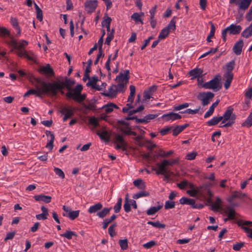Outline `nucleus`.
<instances>
[{
    "mask_svg": "<svg viewBox=\"0 0 252 252\" xmlns=\"http://www.w3.org/2000/svg\"><path fill=\"white\" fill-rule=\"evenodd\" d=\"M75 83V81L66 78L64 82L61 83L56 81L53 83L42 82L41 84L43 87V92L50 93V94L52 96H56L59 90H63L64 88H66L68 92L72 91L71 87Z\"/></svg>",
    "mask_w": 252,
    "mask_h": 252,
    "instance_id": "obj_1",
    "label": "nucleus"
},
{
    "mask_svg": "<svg viewBox=\"0 0 252 252\" xmlns=\"http://www.w3.org/2000/svg\"><path fill=\"white\" fill-rule=\"evenodd\" d=\"M233 110L234 109L231 106L227 107V110L224 112L223 115L220 116V118H222L221 123L224 124L220 126V127H230L235 123L236 116L233 113Z\"/></svg>",
    "mask_w": 252,
    "mask_h": 252,
    "instance_id": "obj_2",
    "label": "nucleus"
},
{
    "mask_svg": "<svg viewBox=\"0 0 252 252\" xmlns=\"http://www.w3.org/2000/svg\"><path fill=\"white\" fill-rule=\"evenodd\" d=\"M83 90V86L80 84H78L72 90V91L68 92L66 94V96L69 98H72L76 101L79 103H82L86 98L85 94H81Z\"/></svg>",
    "mask_w": 252,
    "mask_h": 252,
    "instance_id": "obj_3",
    "label": "nucleus"
},
{
    "mask_svg": "<svg viewBox=\"0 0 252 252\" xmlns=\"http://www.w3.org/2000/svg\"><path fill=\"white\" fill-rule=\"evenodd\" d=\"M220 75H217L210 81L201 85L202 87L206 89H212L215 92L219 91L221 88L220 82Z\"/></svg>",
    "mask_w": 252,
    "mask_h": 252,
    "instance_id": "obj_4",
    "label": "nucleus"
},
{
    "mask_svg": "<svg viewBox=\"0 0 252 252\" xmlns=\"http://www.w3.org/2000/svg\"><path fill=\"white\" fill-rule=\"evenodd\" d=\"M214 95V94L211 92H204L200 93L197 96V98L201 101V104L203 106H206L210 103Z\"/></svg>",
    "mask_w": 252,
    "mask_h": 252,
    "instance_id": "obj_5",
    "label": "nucleus"
},
{
    "mask_svg": "<svg viewBox=\"0 0 252 252\" xmlns=\"http://www.w3.org/2000/svg\"><path fill=\"white\" fill-rule=\"evenodd\" d=\"M167 160L163 159L161 162H157L156 165L157 167L153 166L152 169L155 171L157 175L165 173L166 172L170 171L168 169Z\"/></svg>",
    "mask_w": 252,
    "mask_h": 252,
    "instance_id": "obj_6",
    "label": "nucleus"
},
{
    "mask_svg": "<svg viewBox=\"0 0 252 252\" xmlns=\"http://www.w3.org/2000/svg\"><path fill=\"white\" fill-rule=\"evenodd\" d=\"M5 43L9 46H12L13 48L11 49L10 52H13L14 49H21L26 47L28 44V42L25 40H21L18 43L17 41L12 38L10 41H6Z\"/></svg>",
    "mask_w": 252,
    "mask_h": 252,
    "instance_id": "obj_7",
    "label": "nucleus"
},
{
    "mask_svg": "<svg viewBox=\"0 0 252 252\" xmlns=\"http://www.w3.org/2000/svg\"><path fill=\"white\" fill-rule=\"evenodd\" d=\"M63 209L64 211L63 213V215L64 217L68 218L71 220H75L79 215V210L72 211L68 206L64 205L63 207Z\"/></svg>",
    "mask_w": 252,
    "mask_h": 252,
    "instance_id": "obj_8",
    "label": "nucleus"
},
{
    "mask_svg": "<svg viewBox=\"0 0 252 252\" xmlns=\"http://www.w3.org/2000/svg\"><path fill=\"white\" fill-rule=\"evenodd\" d=\"M60 113L64 115L63 120V122H65L67 119L74 115V108L71 106H64L62 108Z\"/></svg>",
    "mask_w": 252,
    "mask_h": 252,
    "instance_id": "obj_9",
    "label": "nucleus"
},
{
    "mask_svg": "<svg viewBox=\"0 0 252 252\" xmlns=\"http://www.w3.org/2000/svg\"><path fill=\"white\" fill-rule=\"evenodd\" d=\"M252 0H241L237 1V0H229V3H235L238 6V7L241 10H246L250 6Z\"/></svg>",
    "mask_w": 252,
    "mask_h": 252,
    "instance_id": "obj_10",
    "label": "nucleus"
},
{
    "mask_svg": "<svg viewBox=\"0 0 252 252\" xmlns=\"http://www.w3.org/2000/svg\"><path fill=\"white\" fill-rule=\"evenodd\" d=\"M36 90L34 89H30L29 90L23 95L24 97H27L30 95L32 94H35L37 96L39 97H41V95L43 94H49L50 93H45L43 92V87L42 86V89H41L38 86H36Z\"/></svg>",
    "mask_w": 252,
    "mask_h": 252,
    "instance_id": "obj_11",
    "label": "nucleus"
},
{
    "mask_svg": "<svg viewBox=\"0 0 252 252\" xmlns=\"http://www.w3.org/2000/svg\"><path fill=\"white\" fill-rule=\"evenodd\" d=\"M85 6L88 13L91 14L93 12L97 6L96 0H88L85 3Z\"/></svg>",
    "mask_w": 252,
    "mask_h": 252,
    "instance_id": "obj_12",
    "label": "nucleus"
},
{
    "mask_svg": "<svg viewBox=\"0 0 252 252\" xmlns=\"http://www.w3.org/2000/svg\"><path fill=\"white\" fill-rule=\"evenodd\" d=\"M162 118L165 121H175L179 120L182 118V116L178 113L174 112H169L164 114L162 116Z\"/></svg>",
    "mask_w": 252,
    "mask_h": 252,
    "instance_id": "obj_13",
    "label": "nucleus"
},
{
    "mask_svg": "<svg viewBox=\"0 0 252 252\" xmlns=\"http://www.w3.org/2000/svg\"><path fill=\"white\" fill-rule=\"evenodd\" d=\"M129 74V71L128 70H124V73L121 72L120 74L116 77L115 80L118 83H122L124 81L126 83L128 81L129 79V77L128 76Z\"/></svg>",
    "mask_w": 252,
    "mask_h": 252,
    "instance_id": "obj_14",
    "label": "nucleus"
},
{
    "mask_svg": "<svg viewBox=\"0 0 252 252\" xmlns=\"http://www.w3.org/2000/svg\"><path fill=\"white\" fill-rule=\"evenodd\" d=\"M227 28L228 30V33L232 35H236L240 33L242 29L240 25H236L233 24H231Z\"/></svg>",
    "mask_w": 252,
    "mask_h": 252,
    "instance_id": "obj_15",
    "label": "nucleus"
},
{
    "mask_svg": "<svg viewBox=\"0 0 252 252\" xmlns=\"http://www.w3.org/2000/svg\"><path fill=\"white\" fill-rule=\"evenodd\" d=\"M204 188L205 189H207V185H204L200 186L199 187H196V189L189 190L187 191V193L190 196L195 197L197 194H202V189Z\"/></svg>",
    "mask_w": 252,
    "mask_h": 252,
    "instance_id": "obj_16",
    "label": "nucleus"
},
{
    "mask_svg": "<svg viewBox=\"0 0 252 252\" xmlns=\"http://www.w3.org/2000/svg\"><path fill=\"white\" fill-rule=\"evenodd\" d=\"M34 199L38 202H43L46 203H50L51 201L52 197L49 195H45L43 194L36 195L33 196Z\"/></svg>",
    "mask_w": 252,
    "mask_h": 252,
    "instance_id": "obj_17",
    "label": "nucleus"
},
{
    "mask_svg": "<svg viewBox=\"0 0 252 252\" xmlns=\"http://www.w3.org/2000/svg\"><path fill=\"white\" fill-rule=\"evenodd\" d=\"M98 81L97 76H93L91 80L87 83V86H91L93 89H95L97 91H101L102 88L99 87V86L96 85V82Z\"/></svg>",
    "mask_w": 252,
    "mask_h": 252,
    "instance_id": "obj_18",
    "label": "nucleus"
},
{
    "mask_svg": "<svg viewBox=\"0 0 252 252\" xmlns=\"http://www.w3.org/2000/svg\"><path fill=\"white\" fill-rule=\"evenodd\" d=\"M40 73H44L48 76H52L54 75V72L53 69L51 67L49 64H47L46 66H43L39 71Z\"/></svg>",
    "mask_w": 252,
    "mask_h": 252,
    "instance_id": "obj_19",
    "label": "nucleus"
},
{
    "mask_svg": "<svg viewBox=\"0 0 252 252\" xmlns=\"http://www.w3.org/2000/svg\"><path fill=\"white\" fill-rule=\"evenodd\" d=\"M243 44V41L242 39L239 40L235 43L233 46V50L236 55H239L241 54Z\"/></svg>",
    "mask_w": 252,
    "mask_h": 252,
    "instance_id": "obj_20",
    "label": "nucleus"
},
{
    "mask_svg": "<svg viewBox=\"0 0 252 252\" xmlns=\"http://www.w3.org/2000/svg\"><path fill=\"white\" fill-rule=\"evenodd\" d=\"M114 108L119 109V108L117 105L112 102L108 103L101 107L102 109H104L106 114L112 112Z\"/></svg>",
    "mask_w": 252,
    "mask_h": 252,
    "instance_id": "obj_21",
    "label": "nucleus"
},
{
    "mask_svg": "<svg viewBox=\"0 0 252 252\" xmlns=\"http://www.w3.org/2000/svg\"><path fill=\"white\" fill-rule=\"evenodd\" d=\"M115 85H112L108 90L107 93H102V95L114 98L117 95V92Z\"/></svg>",
    "mask_w": 252,
    "mask_h": 252,
    "instance_id": "obj_22",
    "label": "nucleus"
},
{
    "mask_svg": "<svg viewBox=\"0 0 252 252\" xmlns=\"http://www.w3.org/2000/svg\"><path fill=\"white\" fill-rule=\"evenodd\" d=\"M220 100H217L216 102H214L212 105L210 107L209 110L205 113L204 117V118H207L211 116L214 113L215 108L217 106L219 103Z\"/></svg>",
    "mask_w": 252,
    "mask_h": 252,
    "instance_id": "obj_23",
    "label": "nucleus"
},
{
    "mask_svg": "<svg viewBox=\"0 0 252 252\" xmlns=\"http://www.w3.org/2000/svg\"><path fill=\"white\" fill-rule=\"evenodd\" d=\"M224 213L227 214V216L229 218V219L234 220L235 217V210L230 207L227 206L225 209H223Z\"/></svg>",
    "mask_w": 252,
    "mask_h": 252,
    "instance_id": "obj_24",
    "label": "nucleus"
},
{
    "mask_svg": "<svg viewBox=\"0 0 252 252\" xmlns=\"http://www.w3.org/2000/svg\"><path fill=\"white\" fill-rule=\"evenodd\" d=\"M102 208V204L101 203H97L93 206H91L89 208L88 212L90 214H94L98 212V211L101 210Z\"/></svg>",
    "mask_w": 252,
    "mask_h": 252,
    "instance_id": "obj_25",
    "label": "nucleus"
},
{
    "mask_svg": "<svg viewBox=\"0 0 252 252\" xmlns=\"http://www.w3.org/2000/svg\"><path fill=\"white\" fill-rule=\"evenodd\" d=\"M179 202L181 204L189 205L192 207V206L194 205L195 201L193 199L183 197L180 199Z\"/></svg>",
    "mask_w": 252,
    "mask_h": 252,
    "instance_id": "obj_26",
    "label": "nucleus"
},
{
    "mask_svg": "<svg viewBox=\"0 0 252 252\" xmlns=\"http://www.w3.org/2000/svg\"><path fill=\"white\" fill-rule=\"evenodd\" d=\"M162 204H160L157 206L151 207L148 210H147L146 213L149 216L154 215L157 212H158L159 210H160L162 208Z\"/></svg>",
    "mask_w": 252,
    "mask_h": 252,
    "instance_id": "obj_27",
    "label": "nucleus"
},
{
    "mask_svg": "<svg viewBox=\"0 0 252 252\" xmlns=\"http://www.w3.org/2000/svg\"><path fill=\"white\" fill-rule=\"evenodd\" d=\"M241 35L242 36L247 38L252 35V22L248 27L243 31Z\"/></svg>",
    "mask_w": 252,
    "mask_h": 252,
    "instance_id": "obj_28",
    "label": "nucleus"
},
{
    "mask_svg": "<svg viewBox=\"0 0 252 252\" xmlns=\"http://www.w3.org/2000/svg\"><path fill=\"white\" fill-rule=\"evenodd\" d=\"M203 73V71L200 68H194L191 70L189 72V75L192 77V78H196L198 77Z\"/></svg>",
    "mask_w": 252,
    "mask_h": 252,
    "instance_id": "obj_29",
    "label": "nucleus"
},
{
    "mask_svg": "<svg viewBox=\"0 0 252 252\" xmlns=\"http://www.w3.org/2000/svg\"><path fill=\"white\" fill-rule=\"evenodd\" d=\"M111 209V207L104 208L101 211L97 212L96 215L100 218H104L110 213Z\"/></svg>",
    "mask_w": 252,
    "mask_h": 252,
    "instance_id": "obj_30",
    "label": "nucleus"
},
{
    "mask_svg": "<svg viewBox=\"0 0 252 252\" xmlns=\"http://www.w3.org/2000/svg\"><path fill=\"white\" fill-rule=\"evenodd\" d=\"M221 118L220 116L214 117L207 122V125L209 126H215L221 121Z\"/></svg>",
    "mask_w": 252,
    "mask_h": 252,
    "instance_id": "obj_31",
    "label": "nucleus"
},
{
    "mask_svg": "<svg viewBox=\"0 0 252 252\" xmlns=\"http://www.w3.org/2000/svg\"><path fill=\"white\" fill-rule=\"evenodd\" d=\"M130 203L128 198V194L126 195L125 202L124 204V209L126 213H128L131 211Z\"/></svg>",
    "mask_w": 252,
    "mask_h": 252,
    "instance_id": "obj_32",
    "label": "nucleus"
},
{
    "mask_svg": "<svg viewBox=\"0 0 252 252\" xmlns=\"http://www.w3.org/2000/svg\"><path fill=\"white\" fill-rule=\"evenodd\" d=\"M211 26V30L209 34L208 35L206 40L208 42L211 41V38L213 37L215 35L216 28L212 21L209 22Z\"/></svg>",
    "mask_w": 252,
    "mask_h": 252,
    "instance_id": "obj_33",
    "label": "nucleus"
},
{
    "mask_svg": "<svg viewBox=\"0 0 252 252\" xmlns=\"http://www.w3.org/2000/svg\"><path fill=\"white\" fill-rule=\"evenodd\" d=\"M129 89L130 92L127 98V101L130 102L131 103H132L133 101L134 98V94L135 93V87L133 85H130L129 86Z\"/></svg>",
    "mask_w": 252,
    "mask_h": 252,
    "instance_id": "obj_34",
    "label": "nucleus"
},
{
    "mask_svg": "<svg viewBox=\"0 0 252 252\" xmlns=\"http://www.w3.org/2000/svg\"><path fill=\"white\" fill-rule=\"evenodd\" d=\"M133 183L135 187L140 189H144L146 187L145 184L141 179L135 180L133 181Z\"/></svg>",
    "mask_w": 252,
    "mask_h": 252,
    "instance_id": "obj_35",
    "label": "nucleus"
},
{
    "mask_svg": "<svg viewBox=\"0 0 252 252\" xmlns=\"http://www.w3.org/2000/svg\"><path fill=\"white\" fill-rule=\"evenodd\" d=\"M61 236L66 238L68 240L72 239V236H77V235L73 231L66 230L64 233L61 234Z\"/></svg>",
    "mask_w": 252,
    "mask_h": 252,
    "instance_id": "obj_36",
    "label": "nucleus"
},
{
    "mask_svg": "<svg viewBox=\"0 0 252 252\" xmlns=\"http://www.w3.org/2000/svg\"><path fill=\"white\" fill-rule=\"evenodd\" d=\"M176 17H174L170 21L169 23L168 24V25L166 27H165L166 29L168 30V31L169 32H170V31H174L176 29Z\"/></svg>",
    "mask_w": 252,
    "mask_h": 252,
    "instance_id": "obj_37",
    "label": "nucleus"
},
{
    "mask_svg": "<svg viewBox=\"0 0 252 252\" xmlns=\"http://www.w3.org/2000/svg\"><path fill=\"white\" fill-rule=\"evenodd\" d=\"M233 197L238 198H243L245 197H246L250 200H251L250 197H248L246 193H242L241 191H235L233 192Z\"/></svg>",
    "mask_w": 252,
    "mask_h": 252,
    "instance_id": "obj_38",
    "label": "nucleus"
},
{
    "mask_svg": "<svg viewBox=\"0 0 252 252\" xmlns=\"http://www.w3.org/2000/svg\"><path fill=\"white\" fill-rule=\"evenodd\" d=\"M169 32L168 31V30L165 28H164L160 31L158 36V38L161 40L164 39L169 35Z\"/></svg>",
    "mask_w": 252,
    "mask_h": 252,
    "instance_id": "obj_39",
    "label": "nucleus"
},
{
    "mask_svg": "<svg viewBox=\"0 0 252 252\" xmlns=\"http://www.w3.org/2000/svg\"><path fill=\"white\" fill-rule=\"evenodd\" d=\"M131 18L133 19L136 23L140 22L141 24H143V22L141 18V15L139 13H134L131 16Z\"/></svg>",
    "mask_w": 252,
    "mask_h": 252,
    "instance_id": "obj_40",
    "label": "nucleus"
},
{
    "mask_svg": "<svg viewBox=\"0 0 252 252\" xmlns=\"http://www.w3.org/2000/svg\"><path fill=\"white\" fill-rule=\"evenodd\" d=\"M147 223L158 228H164L165 227V225L163 223H161L159 221L155 222L149 221Z\"/></svg>",
    "mask_w": 252,
    "mask_h": 252,
    "instance_id": "obj_41",
    "label": "nucleus"
},
{
    "mask_svg": "<svg viewBox=\"0 0 252 252\" xmlns=\"http://www.w3.org/2000/svg\"><path fill=\"white\" fill-rule=\"evenodd\" d=\"M122 198L120 197L118 199L117 203L114 206V210L115 213H119L122 208Z\"/></svg>",
    "mask_w": 252,
    "mask_h": 252,
    "instance_id": "obj_42",
    "label": "nucleus"
},
{
    "mask_svg": "<svg viewBox=\"0 0 252 252\" xmlns=\"http://www.w3.org/2000/svg\"><path fill=\"white\" fill-rule=\"evenodd\" d=\"M235 66V61L232 60L226 64V73H232V71L233 70Z\"/></svg>",
    "mask_w": 252,
    "mask_h": 252,
    "instance_id": "obj_43",
    "label": "nucleus"
},
{
    "mask_svg": "<svg viewBox=\"0 0 252 252\" xmlns=\"http://www.w3.org/2000/svg\"><path fill=\"white\" fill-rule=\"evenodd\" d=\"M116 88L115 89L117 92V94L118 93H123L126 90V86L124 83H122V82L119 83L118 85H115Z\"/></svg>",
    "mask_w": 252,
    "mask_h": 252,
    "instance_id": "obj_44",
    "label": "nucleus"
},
{
    "mask_svg": "<svg viewBox=\"0 0 252 252\" xmlns=\"http://www.w3.org/2000/svg\"><path fill=\"white\" fill-rule=\"evenodd\" d=\"M119 244L122 250H126L128 248V241L127 239L120 240Z\"/></svg>",
    "mask_w": 252,
    "mask_h": 252,
    "instance_id": "obj_45",
    "label": "nucleus"
},
{
    "mask_svg": "<svg viewBox=\"0 0 252 252\" xmlns=\"http://www.w3.org/2000/svg\"><path fill=\"white\" fill-rule=\"evenodd\" d=\"M97 135L99 136L100 139L102 140H104V141L108 142L109 141V137L108 135V132L107 131L104 130L102 131L101 133H99V132H97Z\"/></svg>",
    "mask_w": 252,
    "mask_h": 252,
    "instance_id": "obj_46",
    "label": "nucleus"
},
{
    "mask_svg": "<svg viewBox=\"0 0 252 252\" xmlns=\"http://www.w3.org/2000/svg\"><path fill=\"white\" fill-rule=\"evenodd\" d=\"M115 30L114 29H112L111 32L110 33H107V36L105 40V43L108 45H110L111 41L114 38V33Z\"/></svg>",
    "mask_w": 252,
    "mask_h": 252,
    "instance_id": "obj_47",
    "label": "nucleus"
},
{
    "mask_svg": "<svg viewBox=\"0 0 252 252\" xmlns=\"http://www.w3.org/2000/svg\"><path fill=\"white\" fill-rule=\"evenodd\" d=\"M150 195V193L145 191H142L138 192L133 195V198L135 199H138L142 197L148 196Z\"/></svg>",
    "mask_w": 252,
    "mask_h": 252,
    "instance_id": "obj_48",
    "label": "nucleus"
},
{
    "mask_svg": "<svg viewBox=\"0 0 252 252\" xmlns=\"http://www.w3.org/2000/svg\"><path fill=\"white\" fill-rule=\"evenodd\" d=\"M10 32L5 27H0V36L1 37L10 36Z\"/></svg>",
    "mask_w": 252,
    "mask_h": 252,
    "instance_id": "obj_49",
    "label": "nucleus"
},
{
    "mask_svg": "<svg viewBox=\"0 0 252 252\" xmlns=\"http://www.w3.org/2000/svg\"><path fill=\"white\" fill-rule=\"evenodd\" d=\"M89 124L93 126L94 127H97L99 126L98 120L94 116H93L89 119Z\"/></svg>",
    "mask_w": 252,
    "mask_h": 252,
    "instance_id": "obj_50",
    "label": "nucleus"
},
{
    "mask_svg": "<svg viewBox=\"0 0 252 252\" xmlns=\"http://www.w3.org/2000/svg\"><path fill=\"white\" fill-rule=\"evenodd\" d=\"M55 140L54 134L51 135L50 140L47 142L46 147L52 151L54 147V141Z\"/></svg>",
    "mask_w": 252,
    "mask_h": 252,
    "instance_id": "obj_51",
    "label": "nucleus"
},
{
    "mask_svg": "<svg viewBox=\"0 0 252 252\" xmlns=\"http://www.w3.org/2000/svg\"><path fill=\"white\" fill-rule=\"evenodd\" d=\"M112 19L110 17H108L107 14L104 16V19L101 22L102 27L110 25Z\"/></svg>",
    "mask_w": 252,
    "mask_h": 252,
    "instance_id": "obj_52",
    "label": "nucleus"
},
{
    "mask_svg": "<svg viewBox=\"0 0 252 252\" xmlns=\"http://www.w3.org/2000/svg\"><path fill=\"white\" fill-rule=\"evenodd\" d=\"M16 54L20 58H26L27 56V51L25 49H15Z\"/></svg>",
    "mask_w": 252,
    "mask_h": 252,
    "instance_id": "obj_53",
    "label": "nucleus"
},
{
    "mask_svg": "<svg viewBox=\"0 0 252 252\" xmlns=\"http://www.w3.org/2000/svg\"><path fill=\"white\" fill-rule=\"evenodd\" d=\"M54 171L56 174L58 175L59 177L61 178L62 179H64L65 177V175L64 172L59 168L54 167Z\"/></svg>",
    "mask_w": 252,
    "mask_h": 252,
    "instance_id": "obj_54",
    "label": "nucleus"
},
{
    "mask_svg": "<svg viewBox=\"0 0 252 252\" xmlns=\"http://www.w3.org/2000/svg\"><path fill=\"white\" fill-rule=\"evenodd\" d=\"M244 230L245 232L247 234V236L252 239V229L247 227V225H239Z\"/></svg>",
    "mask_w": 252,
    "mask_h": 252,
    "instance_id": "obj_55",
    "label": "nucleus"
},
{
    "mask_svg": "<svg viewBox=\"0 0 252 252\" xmlns=\"http://www.w3.org/2000/svg\"><path fill=\"white\" fill-rule=\"evenodd\" d=\"M200 109V107H199L197 109H196L195 110H192L191 109H188L186 110L185 111H181L180 113L181 114L188 113L189 114L193 115V114H195L199 112Z\"/></svg>",
    "mask_w": 252,
    "mask_h": 252,
    "instance_id": "obj_56",
    "label": "nucleus"
},
{
    "mask_svg": "<svg viewBox=\"0 0 252 252\" xmlns=\"http://www.w3.org/2000/svg\"><path fill=\"white\" fill-rule=\"evenodd\" d=\"M26 58L30 61L36 62V56L32 51H29V53H27Z\"/></svg>",
    "mask_w": 252,
    "mask_h": 252,
    "instance_id": "obj_57",
    "label": "nucleus"
},
{
    "mask_svg": "<svg viewBox=\"0 0 252 252\" xmlns=\"http://www.w3.org/2000/svg\"><path fill=\"white\" fill-rule=\"evenodd\" d=\"M189 106V104L188 103H185L182 104H180L177 106H174L173 107L174 111H179L182 110L183 109L188 107Z\"/></svg>",
    "mask_w": 252,
    "mask_h": 252,
    "instance_id": "obj_58",
    "label": "nucleus"
},
{
    "mask_svg": "<svg viewBox=\"0 0 252 252\" xmlns=\"http://www.w3.org/2000/svg\"><path fill=\"white\" fill-rule=\"evenodd\" d=\"M219 50V47H217V48H211L210 50L205 53L204 54H203V55H202L199 58H204L205 57H206L207 55H208L210 54H214L216 52H217Z\"/></svg>",
    "mask_w": 252,
    "mask_h": 252,
    "instance_id": "obj_59",
    "label": "nucleus"
},
{
    "mask_svg": "<svg viewBox=\"0 0 252 252\" xmlns=\"http://www.w3.org/2000/svg\"><path fill=\"white\" fill-rule=\"evenodd\" d=\"M157 242L155 241H150L148 243H146L143 245L144 248L147 249H149L156 245Z\"/></svg>",
    "mask_w": 252,
    "mask_h": 252,
    "instance_id": "obj_60",
    "label": "nucleus"
},
{
    "mask_svg": "<svg viewBox=\"0 0 252 252\" xmlns=\"http://www.w3.org/2000/svg\"><path fill=\"white\" fill-rule=\"evenodd\" d=\"M173 126H166L165 127H164L163 128H162L160 130V133L161 135H166L169 133V132L172 129Z\"/></svg>",
    "mask_w": 252,
    "mask_h": 252,
    "instance_id": "obj_61",
    "label": "nucleus"
},
{
    "mask_svg": "<svg viewBox=\"0 0 252 252\" xmlns=\"http://www.w3.org/2000/svg\"><path fill=\"white\" fill-rule=\"evenodd\" d=\"M175 203L173 201H166L165 203L164 208L165 209H172L175 207Z\"/></svg>",
    "mask_w": 252,
    "mask_h": 252,
    "instance_id": "obj_62",
    "label": "nucleus"
},
{
    "mask_svg": "<svg viewBox=\"0 0 252 252\" xmlns=\"http://www.w3.org/2000/svg\"><path fill=\"white\" fill-rule=\"evenodd\" d=\"M245 243H237L233 246V249L236 251H239L244 246Z\"/></svg>",
    "mask_w": 252,
    "mask_h": 252,
    "instance_id": "obj_63",
    "label": "nucleus"
},
{
    "mask_svg": "<svg viewBox=\"0 0 252 252\" xmlns=\"http://www.w3.org/2000/svg\"><path fill=\"white\" fill-rule=\"evenodd\" d=\"M158 117L156 114H149L144 117L146 124L149 123L151 120H153Z\"/></svg>",
    "mask_w": 252,
    "mask_h": 252,
    "instance_id": "obj_64",
    "label": "nucleus"
}]
</instances>
